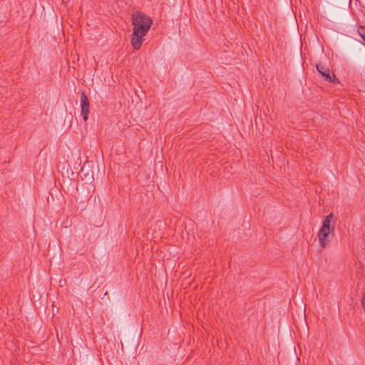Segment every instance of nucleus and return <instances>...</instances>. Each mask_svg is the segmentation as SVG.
Returning <instances> with one entry per match:
<instances>
[{
	"instance_id": "1",
	"label": "nucleus",
	"mask_w": 365,
	"mask_h": 365,
	"mask_svg": "<svg viewBox=\"0 0 365 365\" xmlns=\"http://www.w3.org/2000/svg\"><path fill=\"white\" fill-rule=\"evenodd\" d=\"M334 216L330 213L323 220L322 227L317 233L319 243L322 248H326L331 244L334 235Z\"/></svg>"
},
{
	"instance_id": "2",
	"label": "nucleus",
	"mask_w": 365,
	"mask_h": 365,
	"mask_svg": "<svg viewBox=\"0 0 365 365\" xmlns=\"http://www.w3.org/2000/svg\"><path fill=\"white\" fill-rule=\"evenodd\" d=\"M132 24L133 29L148 32L151 26L152 20L148 16L136 11L132 15Z\"/></svg>"
},
{
	"instance_id": "3",
	"label": "nucleus",
	"mask_w": 365,
	"mask_h": 365,
	"mask_svg": "<svg viewBox=\"0 0 365 365\" xmlns=\"http://www.w3.org/2000/svg\"><path fill=\"white\" fill-rule=\"evenodd\" d=\"M148 32H143L142 31L133 29V34L131 35L130 43L134 49H140L144 41V36Z\"/></svg>"
},
{
	"instance_id": "4",
	"label": "nucleus",
	"mask_w": 365,
	"mask_h": 365,
	"mask_svg": "<svg viewBox=\"0 0 365 365\" xmlns=\"http://www.w3.org/2000/svg\"><path fill=\"white\" fill-rule=\"evenodd\" d=\"M81 114L85 121L88 120L89 114V102L85 93H82L81 96Z\"/></svg>"
},
{
	"instance_id": "5",
	"label": "nucleus",
	"mask_w": 365,
	"mask_h": 365,
	"mask_svg": "<svg viewBox=\"0 0 365 365\" xmlns=\"http://www.w3.org/2000/svg\"><path fill=\"white\" fill-rule=\"evenodd\" d=\"M317 71L322 74L324 78L329 82H336L338 80L336 78L334 74H331L330 70L329 68H325L324 66L321 65L317 66Z\"/></svg>"
}]
</instances>
